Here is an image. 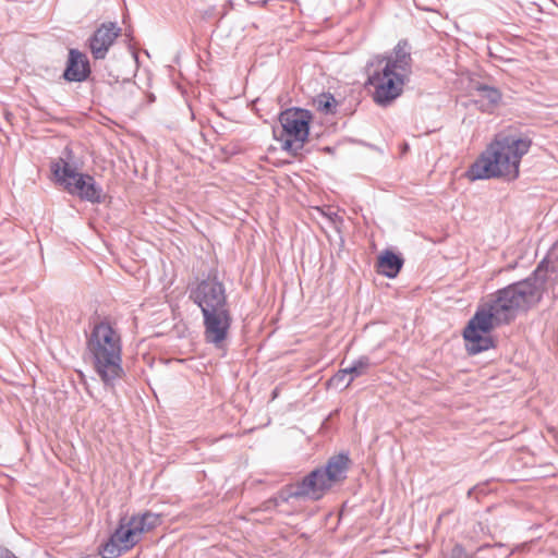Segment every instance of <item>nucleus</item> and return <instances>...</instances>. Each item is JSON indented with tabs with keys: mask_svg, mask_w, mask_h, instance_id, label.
Returning <instances> with one entry per match:
<instances>
[{
	"mask_svg": "<svg viewBox=\"0 0 558 558\" xmlns=\"http://www.w3.org/2000/svg\"><path fill=\"white\" fill-rule=\"evenodd\" d=\"M542 269L541 276V296L549 287L558 284V241L554 244L548 256L537 266L534 271Z\"/></svg>",
	"mask_w": 558,
	"mask_h": 558,
	"instance_id": "15",
	"label": "nucleus"
},
{
	"mask_svg": "<svg viewBox=\"0 0 558 558\" xmlns=\"http://www.w3.org/2000/svg\"><path fill=\"white\" fill-rule=\"evenodd\" d=\"M73 151L66 146L62 156L51 165V171L57 180L70 194L93 204L104 202L102 187L98 185L94 177L81 173L72 163Z\"/></svg>",
	"mask_w": 558,
	"mask_h": 558,
	"instance_id": "4",
	"label": "nucleus"
},
{
	"mask_svg": "<svg viewBox=\"0 0 558 558\" xmlns=\"http://www.w3.org/2000/svg\"><path fill=\"white\" fill-rule=\"evenodd\" d=\"M542 269L524 280L499 289L481 305L463 331L470 354H476L494 347L488 333L496 325L509 324L519 312H525L541 301Z\"/></svg>",
	"mask_w": 558,
	"mask_h": 558,
	"instance_id": "1",
	"label": "nucleus"
},
{
	"mask_svg": "<svg viewBox=\"0 0 558 558\" xmlns=\"http://www.w3.org/2000/svg\"><path fill=\"white\" fill-rule=\"evenodd\" d=\"M90 74L89 61L85 53L70 49L63 78L68 82H84Z\"/></svg>",
	"mask_w": 558,
	"mask_h": 558,
	"instance_id": "14",
	"label": "nucleus"
},
{
	"mask_svg": "<svg viewBox=\"0 0 558 558\" xmlns=\"http://www.w3.org/2000/svg\"><path fill=\"white\" fill-rule=\"evenodd\" d=\"M379 62H386L384 68L408 78L412 71V58L410 46L407 40H400L393 49V56L379 57Z\"/></svg>",
	"mask_w": 558,
	"mask_h": 558,
	"instance_id": "12",
	"label": "nucleus"
},
{
	"mask_svg": "<svg viewBox=\"0 0 558 558\" xmlns=\"http://www.w3.org/2000/svg\"><path fill=\"white\" fill-rule=\"evenodd\" d=\"M121 28L116 23L101 24L89 39V48L95 59H105L109 48L113 45Z\"/></svg>",
	"mask_w": 558,
	"mask_h": 558,
	"instance_id": "11",
	"label": "nucleus"
},
{
	"mask_svg": "<svg viewBox=\"0 0 558 558\" xmlns=\"http://www.w3.org/2000/svg\"><path fill=\"white\" fill-rule=\"evenodd\" d=\"M318 109L324 111L325 113L332 112V109L336 107V99L332 95L323 94L318 99Z\"/></svg>",
	"mask_w": 558,
	"mask_h": 558,
	"instance_id": "20",
	"label": "nucleus"
},
{
	"mask_svg": "<svg viewBox=\"0 0 558 558\" xmlns=\"http://www.w3.org/2000/svg\"><path fill=\"white\" fill-rule=\"evenodd\" d=\"M312 118L311 111L301 108H290L279 114L280 129L274 128L272 133L282 150L299 155L307 142Z\"/></svg>",
	"mask_w": 558,
	"mask_h": 558,
	"instance_id": "5",
	"label": "nucleus"
},
{
	"mask_svg": "<svg viewBox=\"0 0 558 558\" xmlns=\"http://www.w3.org/2000/svg\"><path fill=\"white\" fill-rule=\"evenodd\" d=\"M291 498L295 499H310L313 501L319 500L315 490L313 489L311 481L307 476H304L302 481L296 484L284 486L276 497L268 500L275 506H279L280 502H288Z\"/></svg>",
	"mask_w": 558,
	"mask_h": 558,
	"instance_id": "13",
	"label": "nucleus"
},
{
	"mask_svg": "<svg viewBox=\"0 0 558 558\" xmlns=\"http://www.w3.org/2000/svg\"><path fill=\"white\" fill-rule=\"evenodd\" d=\"M474 488H471L469 492H468V496L470 497L473 493Z\"/></svg>",
	"mask_w": 558,
	"mask_h": 558,
	"instance_id": "24",
	"label": "nucleus"
},
{
	"mask_svg": "<svg viewBox=\"0 0 558 558\" xmlns=\"http://www.w3.org/2000/svg\"><path fill=\"white\" fill-rule=\"evenodd\" d=\"M403 266V259L391 251H385L377 260V271L388 278H395Z\"/></svg>",
	"mask_w": 558,
	"mask_h": 558,
	"instance_id": "16",
	"label": "nucleus"
},
{
	"mask_svg": "<svg viewBox=\"0 0 558 558\" xmlns=\"http://www.w3.org/2000/svg\"><path fill=\"white\" fill-rule=\"evenodd\" d=\"M371 364L369 357L363 355L353 361L352 364L348 365L345 368L349 373V378L344 384V388H348L356 377L366 374Z\"/></svg>",
	"mask_w": 558,
	"mask_h": 558,
	"instance_id": "18",
	"label": "nucleus"
},
{
	"mask_svg": "<svg viewBox=\"0 0 558 558\" xmlns=\"http://www.w3.org/2000/svg\"><path fill=\"white\" fill-rule=\"evenodd\" d=\"M204 337L216 349H223L232 324L230 308L203 314Z\"/></svg>",
	"mask_w": 558,
	"mask_h": 558,
	"instance_id": "9",
	"label": "nucleus"
},
{
	"mask_svg": "<svg viewBox=\"0 0 558 558\" xmlns=\"http://www.w3.org/2000/svg\"><path fill=\"white\" fill-rule=\"evenodd\" d=\"M407 78L391 72L389 68H383L368 77V83L374 86V101L383 107L390 105L403 90Z\"/></svg>",
	"mask_w": 558,
	"mask_h": 558,
	"instance_id": "8",
	"label": "nucleus"
},
{
	"mask_svg": "<svg viewBox=\"0 0 558 558\" xmlns=\"http://www.w3.org/2000/svg\"><path fill=\"white\" fill-rule=\"evenodd\" d=\"M449 558H473V555L468 554L462 545L456 544Z\"/></svg>",
	"mask_w": 558,
	"mask_h": 558,
	"instance_id": "22",
	"label": "nucleus"
},
{
	"mask_svg": "<svg viewBox=\"0 0 558 558\" xmlns=\"http://www.w3.org/2000/svg\"><path fill=\"white\" fill-rule=\"evenodd\" d=\"M141 539L136 530L129 524L128 518H122L110 538L100 547L99 554L102 558H117L132 549Z\"/></svg>",
	"mask_w": 558,
	"mask_h": 558,
	"instance_id": "10",
	"label": "nucleus"
},
{
	"mask_svg": "<svg viewBox=\"0 0 558 558\" xmlns=\"http://www.w3.org/2000/svg\"><path fill=\"white\" fill-rule=\"evenodd\" d=\"M350 462L348 454L339 453L330 457L325 468H317L306 475L318 499H322L333 485L347 478Z\"/></svg>",
	"mask_w": 558,
	"mask_h": 558,
	"instance_id": "6",
	"label": "nucleus"
},
{
	"mask_svg": "<svg viewBox=\"0 0 558 558\" xmlns=\"http://www.w3.org/2000/svg\"><path fill=\"white\" fill-rule=\"evenodd\" d=\"M474 89L482 98L486 99L489 105L495 106L501 100V93L496 87L478 83L474 85Z\"/></svg>",
	"mask_w": 558,
	"mask_h": 558,
	"instance_id": "19",
	"label": "nucleus"
},
{
	"mask_svg": "<svg viewBox=\"0 0 558 558\" xmlns=\"http://www.w3.org/2000/svg\"><path fill=\"white\" fill-rule=\"evenodd\" d=\"M192 300L202 311V314L228 308L226 289L216 277H208L190 291Z\"/></svg>",
	"mask_w": 558,
	"mask_h": 558,
	"instance_id": "7",
	"label": "nucleus"
},
{
	"mask_svg": "<svg viewBox=\"0 0 558 558\" xmlns=\"http://www.w3.org/2000/svg\"><path fill=\"white\" fill-rule=\"evenodd\" d=\"M119 80H120V76H119V75H116V76H113V80H112V81H109V83H110V84H111V83H117V82H119Z\"/></svg>",
	"mask_w": 558,
	"mask_h": 558,
	"instance_id": "23",
	"label": "nucleus"
},
{
	"mask_svg": "<svg viewBox=\"0 0 558 558\" xmlns=\"http://www.w3.org/2000/svg\"><path fill=\"white\" fill-rule=\"evenodd\" d=\"M129 524L136 530L137 534L142 536L161 524V518L158 513L146 511L142 514H135L128 519Z\"/></svg>",
	"mask_w": 558,
	"mask_h": 558,
	"instance_id": "17",
	"label": "nucleus"
},
{
	"mask_svg": "<svg viewBox=\"0 0 558 558\" xmlns=\"http://www.w3.org/2000/svg\"><path fill=\"white\" fill-rule=\"evenodd\" d=\"M348 378H349V373H348L347 368L343 367L340 371H338L329 379L328 384H329V386H332V387H336V388H339V387H343L344 388V384L348 380Z\"/></svg>",
	"mask_w": 558,
	"mask_h": 558,
	"instance_id": "21",
	"label": "nucleus"
},
{
	"mask_svg": "<svg viewBox=\"0 0 558 558\" xmlns=\"http://www.w3.org/2000/svg\"><path fill=\"white\" fill-rule=\"evenodd\" d=\"M86 355L106 387L124 376L121 336L107 320L94 324L86 341Z\"/></svg>",
	"mask_w": 558,
	"mask_h": 558,
	"instance_id": "3",
	"label": "nucleus"
},
{
	"mask_svg": "<svg viewBox=\"0 0 558 558\" xmlns=\"http://www.w3.org/2000/svg\"><path fill=\"white\" fill-rule=\"evenodd\" d=\"M531 140L514 134H497L494 141L469 167L470 181L502 178L513 181L519 177L520 162L531 147Z\"/></svg>",
	"mask_w": 558,
	"mask_h": 558,
	"instance_id": "2",
	"label": "nucleus"
}]
</instances>
